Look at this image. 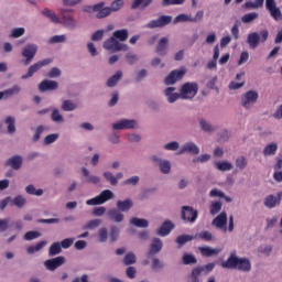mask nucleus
<instances>
[{
  "label": "nucleus",
  "instance_id": "nucleus-1",
  "mask_svg": "<svg viewBox=\"0 0 282 282\" xmlns=\"http://www.w3.org/2000/svg\"><path fill=\"white\" fill-rule=\"evenodd\" d=\"M221 268L227 270H239L240 272H250L252 264L247 258L237 257V252H231L227 261L221 263Z\"/></svg>",
  "mask_w": 282,
  "mask_h": 282
},
{
  "label": "nucleus",
  "instance_id": "nucleus-2",
  "mask_svg": "<svg viewBox=\"0 0 282 282\" xmlns=\"http://www.w3.org/2000/svg\"><path fill=\"white\" fill-rule=\"evenodd\" d=\"M268 36H270V32H268V30H262L260 35L257 32L249 33L247 36V43L250 50H257V47H259V43H265V41H268Z\"/></svg>",
  "mask_w": 282,
  "mask_h": 282
},
{
  "label": "nucleus",
  "instance_id": "nucleus-3",
  "mask_svg": "<svg viewBox=\"0 0 282 282\" xmlns=\"http://www.w3.org/2000/svg\"><path fill=\"white\" fill-rule=\"evenodd\" d=\"M199 86L195 82H187L183 84L180 89L182 100H193V98L197 96Z\"/></svg>",
  "mask_w": 282,
  "mask_h": 282
},
{
  "label": "nucleus",
  "instance_id": "nucleus-4",
  "mask_svg": "<svg viewBox=\"0 0 282 282\" xmlns=\"http://www.w3.org/2000/svg\"><path fill=\"white\" fill-rule=\"evenodd\" d=\"M104 50H108V52H128L129 45L120 43V41L111 36L104 42Z\"/></svg>",
  "mask_w": 282,
  "mask_h": 282
},
{
  "label": "nucleus",
  "instance_id": "nucleus-5",
  "mask_svg": "<svg viewBox=\"0 0 282 282\" xmlns=\"http://www.w3.org/2000/svg\"><path fill=\"white\" fill-rule=\"evenodd\" d=\"M109 199H113V192L111 189H104L98 196L86 200L87 206H100Z\"/></svg>",
  "mask_w": 282,
  "mask_h": 282
},
{
  "label": "nucleus",
  "instance_id": "nucleus-6",
  "mask_svg": "<svg viewBox=\"0 0 282 282\" xmlns=\"http://www.w3.org/2000/svg\"><path fill=\"white\" fill-rule=\"evenodd\" d=\"M259 100V93L257 90H248L241 96V106L245 109H252Z\"/></svg>",
  "mask_w": 282,
  "mask_h": 282
},
{
  "label": "nucleus",
  "instance_id": "nucleus-7",
  "mask_svg": "<svg viewBox=\"0 0 282 282\" xmlns=\"http://www.w3.org/2000/svg\"><path fill=\"white\" fill-rule=\"evenodd\" d=\"M198 212L191 206H183L181 217L185 224H195L197 221Z\"/></svg>",
  "mask_w": 282,
  "mask_h": 282
},
{
  "label": "nucleus",
  "instance_id": "nucleus-8",
  "mask_svg": "<svg viewBox=\"0 0 282 282\" xmlns=\"http://www.w3.org/2000/svg\"><path fill=\"white\" fill-rule=\"evenodd\" d=\"M52 63V58H45L40 62H36L35 64L31 65L28 69V73L25 75H22V80H26V78H32L36 72H39L41 68L50 65Z\"/></svg>",
  "mask_w": 282,
  "mask_h": 282
},
{
  "label": "nucleus",
  "instance_id": "nucleus-9",
  "mask_svg": "<svg viewBox=\"0 0 282 282\" xmlns=\"http://www.w3.org/2000/svg\"><path fill=\"white\" fill-rule=\"evenodd\" d=\"M61 19L62 20H59V23H62L64 28H68L69 30L76 29V20H74L72 11L62 9Z\"/></svg>",
  "mask_w": 282,
  "mask_h": 282
},
{
  "label": "nucleus",
  "instance_id": "nucleus-10",
  "mask_svg": "<svg viewBox=\"0 0 282 282\" xmlns=\"http://www.w3.org/2000/svg\"><path fill=\"white\" fill-rule=\"evenodd\" d=\"M36 52H39V46H36V44H28L22 50V56L25 58L24 65H30L32 63L34 56H36Z\"/></svg>",
  "mask_w": 282,
  "mask_h": 282
},
{
  "label": "nucleus",
  "instance_id": "nucleus-11",
  "mask_svg": "<svg viewBox=\"0 0 282 282\" xmlns=\"http://www.w3.org/2000/svg\"><path fill=\"white\" fill-rule=\"evenodd\" d=\"M173 21V17L171 15H161L156 20H151L145 28H149V30H155V28H164L169 25Z\"/></svg>",
  "mask_w": 282,
  "mask_h": 282
},
{
  "label": "nucleus",
  "instance_id": "nucleus-12",
  "mask_svg": "<svg viewBox=\"0 0 282 282\" xmlns=\"http://www.w3.org/2000/svg\"><path fill=\"white\" fill-rule=\"evenodd\" d=\"M185 74H186L185 68L174 69L164 78V83L165 85H175L177 80H182V78H184Z\"/></svg>",
  "mask_w": 282,
  "mask_h": 282
},
{
  "label": "nucleus",
  "instance_id": "nucleus-13",
  "mask_svg": "<svg viewBox=\"0 0 282 282\" xmlns=\"http://www.w3.org/2000/svg\"><path fill=\"white\" fill-rule=\"evenodd\" d=\"M265 8L274 21H282L281 9L276 7V2L274 0H265Z\"/></svg>",
  "mask_w": 282,
  "mask_h": 282
},
{
  "label": "nucleus",
  "instance_id": "nucleus-14",
  "mask_svg": "<svg viewBox=\"0 0 282 282\" xmlns=\"http://www.w3.org/2000/svg\"><path fill=\"white\" fill-rule=\"evenodd\" d=\"M65 263V257L59 256L53 259H48L44 262L46 270L54 272L57 268H61Z\"/></svg>",
  "mask_w": 282,
  "mask_h": 282
},
{
  "label": "nucleus",
  "instance_id": "nucleus-15",
  "mask_svg": "<svg viewBox=\"0 0 282 282\" xmlns=\"http://www.w3.org/2000/svg\"><path fill=\"white\" fill-rule=\"evenodd\" d=\"M112 129H115L116 131H122L124 129H135V120L122 119L117 123H113Z\"/></svg>",
  "mask_w": 282,
  "mask_h": 282
},
{
  "label": "nucleus",
  "instance_id": "nucleus-16",
  "mask_svg": "<svg viewBox=\"0 0 282 282\" xmlns=\"http://www.w3.org/2000/svg\"><path fill=\"white\" fill-rule=\"evenodd\" d=\"M96 19H106L111 14V9L109 7L105 8V2H99L95 4Z\"/></svg>",
  "mask_w": 282,
  "mask_h": 282
},
{
  "label": "nucleus",
  "instance_id": "nucleus-17",
  "mask_svg": "<svg viewBox=\"0 0 282 282\" xmlns=\"http://www.w3.org/2000/svg\"><path fill=\"white\" fill-rule=\"evenodd\" d=\"M226 224H228V215L226 212L220 213L214 220L213 226H216V228H219L220 230H224L226 232Z\"/></svg>",
  "mask_w": 282,
  "mask_h": 282
},
{
  "label": "nucleus",
  "instance_id": "nucleus-18",
  "mask_svg": "<svg viewBox=\"0 0 282 282\" xmlns=\"http://www.w3.org/2000/svg\"><path fill=\"white\" fill-rule=\"evenodd\" d=\"M152 161L155 163V164H159L160 166V171L161 173H163L164 175H169V173H171V162L169 161H162L161 158L159 156H152Z\"/></svg>",
  "mask_w": 282,
  "mask_h": 282
},
{
  "label": "nucleus",
  "instance_id": "nucleus-19",
  "mask_svg": "<svg viewBox=\"0 0 282 282\" xmlns=\"http://www.w3.org/2000/svg\"><path fill=\"white\" fill-rule=\"evenodd\" d=\"M182 153H191L192 155H199V148L197 147V144L193 142H188L181 148L178 155H182Z\"/></svg>",
  "mask_w": 282,
  "mask_h": 282
},
{
  "label": "nucleus",
  "instance_id": "nucleus-20",
  "mask_svg": "<svg viewBox=\"0 0 282 282\" xmlns=\"http://www.w3.org/2000/svg\"><path fill=\"white\" fill-rule=\"evenodd\" d=\"M281 193H278V197L274 195H269L264 198V206L267 208H275L276 206H279V204H281Z\"/></svg>",
  "mask_w": 282,
  "mask_h": 282
},
{
  "label": "nucleus",
  "instance_id": "nucleus-21",
  "mask_svg": "<svg viewBox=\"0 0 282 282\" xmlns=\"http://www.w3.org/2000/svg\"><path fill=\"white\" fill-rule=\"evenodd\" d=\"M39 89L40 91H54V89H58V83L44 79L40 83Z\"/></svg>",
  "mask_w": 282,
  "mask_h": 282
},
{
  "label": "nucleus",
  "instance_id": "nucleus-22",
  "mask_svg": "<svg viewBox=\"0 0 282 282\" xmlns=\"http://www.w3.org/2000/svg\"><path fill=\"white\" fill-rule=\"evenodd\" d=\"M175 228V225L171 220H165L158 230L159 237H166L171 235V230Z\"/></svg>",
  "mask_w": 282,
  "mask_h": 282
},
{
  "label": "nucleus",
  "instance_id": "nucleus-23",
  "mask_svg": "<svg viewBox=\"0 0 282 282\" xmlns=\"http://www.w3.org/2000/svg\"><path fill=\"white\" fill-rule=\"evenodd\" d=\"M108 218L116 224H120L124 221V214L117 208H112L108 212Z\"/></svg>",
  "mask_w": 282,
  "mask_h": 282
},
{
  "label": "nucleus",
  "instance_id": "nucleus-24",
  "mask_svg": "<svg viewBox=\"0 0 282 282\" xmlns=\"http://www.w3.org/2000/svg\"><path fill=\"white\" fill-rule=\"evenodd\" d=\"M23 164V158L21 155H14L6 161V166H11L14 171H19Z\"/></svg>",
  "mask_w": 282,
  "mask_h": 282
},
{
  "label": "nucleus",
  "instance_id": "nucleus-25",
  "mask_svg": "<svg viewBox=\"0 0 282 282\" xmlns=\"http://www.w3.org/2000/svg\"><path fill=\"white\" fill-rule=\"evenodd\" d=\"M162 248H163L162 240L160 238H154L150 246L148 257H153V254H158V252H161Z\"/></svg>",
  "mask_w": 282,
  "mask_h": 282
},
{
  "label": "nucleus",
  "instance_id": "nucleus-26",
  "mask_svg": "<svg viewBox=\"0 0 282 282\" xmlns=\"http://www.w3.org/2000/svg\"><path fill=\"white\" fill-rule=\"evenodd\" d=\"M169 50V37H162L156 45V54L159 56H166Z\"/></svg>",
  "mask_w": 282,
  "mask_h": 282
},
{
  "label": "nucleus",
  "instance_id": "nucleus-27",
  "mask_svg": "<svg viewBox=\"0 0 282 282\" xmlns=\"http://www.w3.org/2000/svg\"><path fill=\"white\" fill-rule=\"evenodd\" d=\"M116 206H117V209H119L121 213H129V210L133 208V200H131V198H127L124 200H118Z\"/></svg>",
  "mask_w": 282,
  "mask_h": 282
},
{
  "label": "nucleus",
  "instance_id": "nucleus-28",
  "mask_svg": "<svg viewBox=\"0 0 282 282\" xmlns=\"http://www.w3.org/2000/svg\"><path fill=\"white\" fill-rule=\"evenodd\" d=\"M198 250H199L202 257H215V256L219 254V252H221V249H214L208 246L199 247Z\"/></svg>",
  "mask_w": 282,
  "mask_h": 282
},
{
  "label": "nucleus",
  "instance_id": "nucleus-29",
  "mask_svg": "<svg viewBox=\"0 0 282 282\" xmlns=\"http://www.w3.org/2000/svg\"><path fill=\"white\" fill-rule=\"evenodd\" d=\"M175 91V87H167L165 90H164V94L167 98V101L173 104L175 102L176 100H178V98H182V95L181 93L177 94V93H173Z\"/></svg>",
  "mask_w": 282,
  "mask_h": 282
},
{
  "label": "nucleus",
  "instance_id": "nucleus-30",
  "mask_svg": "<svg viewBox=\"0 0 282 282\" xmlns=\"http://www.w3.org/2000/svg\"><path fill=\"white\" fill-rule=\"evenodd\" d=\"M112 36L116 39V41H120L121 43H124V41L129 39V30L127 29L117 30L112 33Z\"/></svg>",
  "mask_w": 282,
  "mask_h": 282
},
{
  "label": "nucleus",
  "instance_id": "nucleus-31",
  "mask_svg": "<svg viewBox=\"0 0 282 282\" xmlns=\"http://www.w3.org/2000/svg\"><path fill=\"white\" fill-rule=\"evenodd\" d=\"M82 174L84 175V177H86V182L88 184H99L100 183V177H98L96 175H89V170H87L86 167L82 169Z\"/></svg>",
  "mask_w": 282,
  "mask_h": 282
},
{
  "label": "nucleus",
  "instance_id": "nucleus-32",
  "mask_svg": "<svg viewBox=\"0 0 282 282\" xmlns=\"http://www.w3.org/2000/svg\"><path fill=\"white\" fill-rule=\"evenodd\" d=\"M131 226H135L137 228H149V220L144 218L133 217L130 219Z\"/></svg>",
  "mask_w": 282,
  "mask_h": 282
},
{
  "label": "nucleus",
  "instance_id": "nucleus-33",
  "mask_svg": "<svg viewBox=\"0 0 282 282\" xmlns=\"http://www.w3.org/2000/svg\"><path fill=\"white\" fill-rule=\"evenodd\" d=\"M47 246V241L42 240L37 242L35 246H30L26 248L28 254H34V252H39L40 250H43Z\"/></svg>",
  "mask_w": 282,
  "mask_h": 282
},
{
  "label": "nucleus",
  "instance_id": "nucleus-34",
  "mask_svg": "<svg viewBox=\"0 0 282 282\" xmlns=\"http://www.w3.org/2000/svg\"><path fill=\"white\" fill-rule=\"evenodd\" d=\"M43 17H46V19H50L52 23H61V19L56 15V13L50 9H44L42 11Z\"/></svg>",
  "mask_w": 282,
  "mask_h": 282
},
{
  "label": "nucleus",
  "instance_id": "nucleus-35",
  "mask_svg": "<svg viewBox=\"0 0 282 282\" xmlns=\"http://www.w3.org/2000/svg\"><path fill=\"white\" fill-rule=\"evenodd\" d=\"M193 239H197V236L181 235L176 238V243L182 248V246L188 243V241H193Z\"/></svg>",
  "mask_w": 282,
  "mask_h": 282
},
{
  "label": "nucleus",
  "instance_id": "nucleus-36",
  "mask_svg": "<svg viewBox=\"0 0 282 282\" xmlns=\"http://www.w3.org/2000/svg\"><path fill=\"white\" fill-rule=\"evenodd\" d=\"M215 166L217 171H221L223 173L226 171H232V163L228 161L216 162Z\"/></svg>",
  "mask_w": 282,
  "mask_h": 282
},
{
  "label": "nucleus",
  "instance_id": "nucleus-37",
  "mask_svg": "<svg viewBox=\"0 0 282 282\" xmlns=\"http://www.w3.org/2000/svg\"><path fill=\"white\" fill-rule=\"evenodd\" d=\"M122 78V70H118L115 75H112L108 80H107V87H116L118 85V80Z\"/></svg>",
  "mask_w": 282,
  "mask_h": 282
},
{
  "label": "nucleus",
  "instance_id": "nucleus-38",
  "mask_svg": "<svg viewBox=\"0 0 282 282\" xmlns=\"http://www.w3.org/2000/svg\"><path fill=\"white\" fill-rule=\"evenodd\" d=\"M63 252V248L61 247V242H54L51 245L48 249L50 257H56V254H61Z\"/></svg>",
  "mask_w": 282,
  "mask_h": 282
},
{
  "label": "nucleus",
  "instance_id": "nucleus-39",
  "mask_svg": "<svg viewBox=\"0 0 282 282\" xmlns=\"http://www.w3.org/2000/svg\"><path fill=\"white\" fill-rule=\"evenodd\" d=\"M150 3H153V0H134L131 8L132 10H138V8H149Z\"/></svg>",
  "mask_w": 282,
  "mask_h": 282
},
{
  "label": "nucleus",
  "instance_id": "nucleus-40",
  "mask_svg": "<svg viewBox=\"0 0 282 282\" xmlns=\"http://www.w3.org/2000/svg\"><path fill=\"white\" fill-rule=\"evenodd\" d=\"M173 23H193V20L191 15L181 13L174 18Z\"/></svg>",
  "mask_w": 282,
  "mask_h": 282
},
{
  "label": "nucleus",
  "instance_id": "nucleus-41",
  "mask_svg": "<svg viewBox=\"0 0 282 282\" xmlns=\"http://www.w3.org/2000/svg\"><path fill=\"white\" fill-rule=\"evenodd\" d=\"M279 150V145L276 143H270L263 149V155H275Z\"/></svg>",
  "mask_w": 282,
  "mask_h": 282
},
{
  "label": "nucleus",
  "instance_id": "nucleus-42",
  "mask_svg": "<svg viewBox=\"0 0 282 282\" xmlns=\"http://www.w3.org/2000/svg\"><path fill=\"white\" fill-rule=\"evenodd\" d=\"M202 272H204V268H194L192 270L188 282H199V276H202Z\"/></svg>",
  "mask_w": 282,
  "mask_h": 282
},
{
  "label": "nucleus",
  "instance_id": "nucleus-43",
  "mask_svg": "<svg viewBox=\"0 0 282 282\" xmlns=\"http://www.w3.org/2000/svg\"><path fill=\"white\" fill-rule=\"evenodd\" d=\"M25 197L18 195L14 199H11V206H17V208H23L26 204Z\"/></svg>",
  "mask_w": 282,
  "mask_h": 282
},
{
  "label": "nucleus",
  "instance_id": "nucleus-44",
  "mask_svg": "<svg viewBox=\"0 0 282 282\" xmlns=\"http://www.w3.org/2000/svg\"><path fill=\"white\" fill-rule=\"evenodd\" d=\"M259 19V13L250 12L242 15L241 21L242 23H252V21H257Z\"/></svg>",
  "mask_w": 282,
  "mask_h": 282
},
{
  "label": "nucleus",
  "instance_id": "nucleus-45",
  "mask_svg": "<svg viewBox=\"0 0 282 282\" xmlns=\"http://www.w3.org/2000/svg\"><path fill=\"white\" fill-rule=\"evenodd\" d=\"M102 224V220L100 219H93L89 220L84 227V230H94L95 228H98Z\"/></svg>",
  "mask_w": 282,
  "mask_h": 282
},
{
  "label": "nucleus",
  "instance_id": "nucleus-46",
  "mask_svg": "<svg viewBox=\"0 0 282 282\" xmlns=\"http://www.w3.org/2000/svg\"><path fill=\"white\" fill-rule=\"evenodd\" d=\"M21 91V86L14 85L12 88L6 89L4 95L6 98H12V96H17Z\"/></svg>",
  "mask_w": 282,
  "mask_h": 282
},
{
  "label": "nucleus",
  "instance_id": "nucleus-47",
  "mask_svg": "<svg viewBox=\"0 0 282 282\" xmlns=\"http://www.w3.org/2000/svg\"><path fill=\"white\" fill-rule=\"evenodd\" d=\"M14 117H7L6 124H8V133H14L17 131V127L14 126Z\"/></svg>",
  "mask_w": 282,
  "mask_h": 282
},
{
  "label": "nucleus",
  "instance_id": "nucleus-48",
  "mask_svg": "<svg viewBox=\"0 0 282 282\" xmlns=\"http://www.w3.org/2000/svg\"><path fill=\"white\" fill-rule=\"evenodd\" d=\"M124 6L123 0H115L112 1L111 6L109 7L110 12H118V10H122Z\"/></svg>",
  "mask_w": 282,
  "mask_h": 282
},
{
  "label": "nucleus",
  "instance_id": "nucleus-49",
  "mask_svg": "<svg viewBox=\"0 0 282 282\" xmlns=\"http://www.w3.org/2000/svg\"><path fill=\"white\" fill-rule=\"evenodd\" d=\"M25 192L28 195H36V197H41V195H43V189H36L34 185L26 186Z\"/></svg>",
  "mask_w": 282,
  "mask_h": 282
},
{
  "label": "nucleus",
  "instance_id": "nucleus-50",
  "mask_svg": "<svg viewBox=\"0 0 282 282\" xmlns=\"http://www.w3.org/2000/svg\"><path fill=\"white\" fill-rule=\"evenodd\" d=\"M118 237H120V229L116 226H112L109 232L110 241H118Z\"/></svg>",
  "mask_w": 282,
  "mask_h": 282
},
{
  "label": "nucleus",
  "instance_id": "nucleus-51",
  "mask_svg": "<svg viewBox=\"0 0 282 282\" xmlns=\"http://www.w3.org/2000/svg\"><path fill=\"white\" fill-rule=\"evenodd\" d=\"M104 177L107 182H109L111 184V186H118V178H116V176H113V173L105 172Z\"/></svg>",
  "mask_w": 282,
  "mask_h": 282
},
{
  "label": "nucleus",
  "instance_id": "nucleus-52",
  "mask_svg": "<svg viewBox=\"0 0 282 282\" xmlns=\"http://www.w3.org/2000/svg\"><path fill=\"white\" fill-rule=\"evenodd\" d=\"M62 109H63V111H74V109H76V104H74L69 99L64 100L62 104Z\"/></svg>",
  "mask_w": 282,
  "mask_h": 282
},
{
  "label": "nucleus",
  "instance_id": "nucleus-53",
  "mask_svg": "<svg viewBox=\"0 0 282 282\" xmlns=\"http://www.w3.org/2000/svg\"><path fill=\"white\" fill-rule=\"evenodd\" d=\"M183 263H184V265L195 264V263H197V258H195V256H193V254L186 253L183 256Z\"/></svg>",
  "mask_w": 282,
  "mask_h": 282
},
{
  "label": "nucleus",
  "instance_id": "nucleus-54",
  "mask_svg": "<svg viewBox=\"0 0 282 282\" xmlns=\"http://www.w3.org/2000/svg\"><path fill=\"white\" fill-rule=\"evenodd\" d=\"M124 265H133L135 263V254L133 252H129L123 258Z\"/></svg>",
  "mask_w": 282,
  "mask_h": 282
},
{
  "label": "nucleus",
  "instance_id": "nucleus-55",
  "mask_svg": "<svg viewBox=\"0 0 282 282\" xmlns=\"http://www.w3.org/2000/svg\"><path fill=\"white\" fill-rule=\"evenodd\" d=\"M41 237V232L39 231H28L24 234L25 241H32L34 239H39Z\"/></svg>",
  "mask_w": 282,
  "mask_h": 282
},
{
  "label": "nucleus",
  "instance_id": "nucleus-56",
  "mask_svg": "<svg viewBox=\"0 0 282 282\" xmlns=\"http://www.w3.org/2000/svg\"><path fill=\"white\" fill-rule=\"evenodd\" d=\"M236 166H237V169H240V171H243V169H246V166H248V160H246L245 156H239L236 160Z\"/></svg>",
  "mask_w": 282,
  "mask_h": 282
},
{
  "label": "nucleus",
  "instance_id": "nucleus-57",
  "mask_svg": "<svg viewBox=\"0 0 282 282\" xmlns=\"http://www.w3.org/2000/svg\"><path fill=\"white\" fill-rule=\"evenodd\" d=\"M25 34L24 28H17L11 31V39H19L20 36H23Z\"/></svg>",
  "mask_w": 282,
  "mask_h": 282
},
{
  "label": "nucleus",
  "instance_id": "nucleus-58",
  "mask_svg": "<svg viewBox=\"0 0 282 282\" xmlns=\"http://www.w3.org/2000/svg\"><path fill=\"white\" fill-rule=\"evenodd\" d=\"M199 124L203 131H206L207 133H212V131H215V128L210 126V123H207V121L204 119L199 121Z\"/></svg>",
  "mask_w": 282,
  "mask_h": 282
},
{
  "label": "nucleus",
  "instance_id": "nucleus-59",
  "mask_svg": "<svg viewBox=\"0 0 282 282\" xmlns=\"http://www.w3.org/2000/svg\"><path fill=\"white\" fill-rule=\"evenodd\" d=\"M196 239H203V241H210L213 239V234L210 231H202L198 235L195 236Z\"/></svg>",
  "mask_w": 282,
  "mask_h": 282
},
{
  "label": "nucleus",
  "instance_id": "nucleus-60",
  "mask_svg": "<svg viewBox=\"0 0 282 282\" xmlns=\"http://www.w3.org/2000/svg\"><path fill=\"white\" fill-rule=\"evenodd\" d=\"M99 241L100 243H105L107 241V238L109 237V234L107 232V228L102 227L99 229Z\"/></svg>",
  "mask_w": 282,
  "mask_h": 282
},
{
  "label": "nucleus",
  "instance_id": "nucleus-61",
  "mask_svg": "<svg viewBox=\"0 0 282 282\" xmlns=\"http://www.w3.org/2000/svg\"><path fill=\"white\" fill-rule=\"evenodd\" d=\"M221 210V202H215L210 205V215H217Z\"/></svg>",
  "mask_w": 282,
  "mask_h": 282
},
{
  "label": "nucleus",
  "instance_id": "nucleus-62",
  "mask_svg": "<svg viewBox=\"0 0 282 282\" xmlns=\"http://www.w3.org/2000/svg\"><path fill=\"white\" fill-rule=\"evenodd\" d=\"M51 118H52L53 122H63V115H61L58 109L53 110Z\"/></svg>",
  "mask_w": 282,
  "mask_h": 282
},
{
  "label": "nucleus",
  "instance_id": "nucleus-63",
  "mask_svg": "<svg viewBox=\"0 0 282 282\" xmlns=\"http://www.w3.org/2000/svg\"><path fill=\"white\" fill-rule=\"evenodd\" d=\"M45 131V128L43 126H37L35 133L33 135V142H39L41 140V134Z\"/></svg>",
  "mask_w": 282,
  "mask_h": 282
},
{
  "label": "nucleus",
  "instance_id": "nucleus-64",
  "mask_svg": "<svg viewBox=\"0 0 282 282\" xmlns=\"http://www.w3.org/2000/svg\"><path fill=\"white\" fill-rule=\"evenodd\" d=\"M56 140H58V134H48L44 138V144H54Z\"/></svg>",
  "mask_w": 282,
  "mask_h": 282
}]
</instances>
